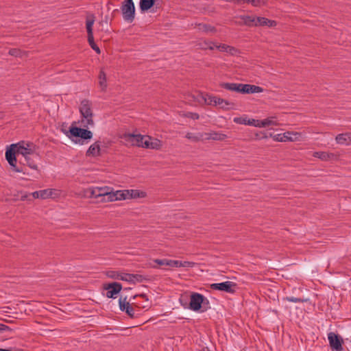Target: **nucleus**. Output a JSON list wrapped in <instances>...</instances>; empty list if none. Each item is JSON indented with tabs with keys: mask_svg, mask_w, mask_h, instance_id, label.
Returning <instances> with one entry per match:
<instances>
[{
	"mask_svg": "<svg viewBox=\"0 0 351 351\" xmlns=\"http://www.w3.org/2000/svg\"><path fill=\"white\" fill-rule=\"evenodd\" d=\"M328 339L329 341L330 346L333 351L343 350V340L340 335L335 334V332H330L328 334Z\"/></svg>",
	"mask_w": 351,
	"mask_h": 351,
	"instance_id": "423d86ee",
	"label": "nucleus"
},
{
	"mask_svg": "<svg viewBox=\"0 0 351 351\" xmlns=\"http://www.w3.org/2000/svg\"><path fill=\"white\" fill-rule=\"evenodd\" d=\"M94 16L92 15L91 18H87L86 21V27L87 31L88 42L90 47L97 53H101L99 47L95 44L93 37V25L95 22Z\"/></svg>",
	"mask_w": 351,
	"mask_h": 351,
	"instance_id": "39448f33",
	"label": "nucleus"
},
{
	"mask_svg": "<svg viewBox=\"0 0 351 351\" xmlns=\"http://www.w3.org/2000/svg\"><path fill=\"white\" fill-rule=\"evenodd\" d=\"M16 145H10L5 151V158L7 161H17L16 154H17L15 148Z\"/></svg>",
	"mask_w": 351,
	"mask_h": 351,
	"instance_id": "412c9836",
	"label": "nucleus"
},
{
	"mask_svg": "<svg viewBox=\"0 0 351 351\" xmlns=\"http://www.w3.org/2000/svg\"><path fill=\"white\" fill-rule=\"evenodd\" d=\"M219 86L226 90L242 93V84L221 83Z\"/></svg>",
	"mask_w": 351,
	"mask_h": 351,
	"instance_id": "6ab92c4d",
	"label": "nucleus"
},
{
	"mask_svg": "<svg viewBox=\"0 0 351 351\" xmlns=\"http://www.w3.org/2000/svg\"><path fill=\"white\" fill-rule=\"evenodd\" d=\"M154 262L160 266H168L169 259H154Z\"/></svg>",
	"mask_w": 351,
	"mask_h": 351,
	"instance_id": "49530a36",
	"label": "nucleus"
},
{
	"mask_svg": "<svg viewBox=\"0 0 351 351\" xmlns=\"http://www.w3.org/2000/svg\"><path fill=\"white\" fill-rule=\"evenodd\" d=\"M60 194V191L58 189H45V198L56 199Z\"/></svg>",
	"mask_w": 351,
	"mask_h": 351,
	"instance_id": "a878e982",
	"label": "nucleus"
},
{
	"mask_svg": "<svg viewBox=\"0 0 351 351\" xmlns=\"http://www.w3.org/2000/svg\"><path fill=\"white\" fill-rule=\"evenodd\" d=\"M29 195L32 196L34 199H37L38 197L44 198V190L33 192L30 193Z\"/></svg>",
	"mask_w": 351,
	"mask_h": 351,
	"instance_id": "37998d69",
	"label": "nucleus"
},
{
	"mask_svg": "<svg viewBox=\"0 0 351 351\" xmlns=\"http://www.w3.org/2000/svg\"><path fill=\"white\" fill-rule=\"evenodd\" d=\"M242 94L259 93L263 91V88L261 86L253 84H242Z\"/></svg>",
	"mask_w": 351,
	"mask_h": 351,
	"instance_id": "4468645a",
	"label": "nucleus"
},
{
	"mask_svg": "<svg viewBox=\"0 0 351 351\" xmlns=\"http://www.w3.org/2000/svg\"><path fill=\"white\" fill-rule=\"evenodd\" d=\"M208 304H209L208 300L204 296V303H202V308L201 311L202 312L206 311L208 308Z\"/></svg>",
	"mask_w": 351,
	"mask_h": 351,
	"instance_id": "8fccbe9b",
	"label": "nucleus"
},
{
	"mask_svg": "<svg viewBox=\"0 0 351 351\" xmlns=\"http://www.w3.org/2000/svg\"><path fill=\"white\" fill-rule=\"evenodd\" d=\"M234 122L239 124H243L247 125H253L257 127L258 125V120L257 119H247V117H235L234 118Z\"/></svg>",
	"mask_w": 351,
	"mask_h": 351,
	"instance_id": "f3484780",
	"label": "nucleus"
},
{
	"mask_svg": "<svg viewBox=\"0 0 351 351\" xmlns=\"http://www.w3.org/2000/svg\"><path fill=\"white\" fill-rule=\"evenodd\" d=\"M335 140L338 144L349 145L351 143V133H343L338 134Z\"/></svg>",
	"mask_w": 351,
	"mask_h": 351,
	"instance_id": "aec40b11",
	"label": "nucleus"
},
{
	"mask_svg": "<svg viewBox=\"0 0 351 351\" xmlns=\"http://www.w3.org/2000/svg\"><path fill=\"white\" fill-rule=\"evenodd\" d=\"M151 141L152 140H149V138H145L143 142V143L142 147L149 149Z\"/></svg>",
	"mask_w": 351,
	"mask_h": 351,
	"instance_id": "6e6d98bb",
	"label": "nucleus"
},
{
	"mask_svg": "<svg viewBox=\"0 0 351 351\" xmlns=\"http://www.w3.org/2000/svg\"><path fill=\"white\" fill-rule=\"evenodd\" d=\"M105 289L107 290L106 296L108 298H114L117 295L122 289V286L119 282H112L108 284Z\"/></svg>",
	"mask_w": 351,
	"mask_h": 351,
	"instance_id": "9b49d317",
	"label": "nucleus"
},
{
	"mask_svg": "<svg viewBox=\"0 0 351 351\" xmlns=\"http://www.w3.org/2000/svg\"><path fill=\"white\" fill-rule=\"evenodd\" d=\"M126 300H127L126 298H124L123 299L122 298H121L119 299V308H120V310L122 311H125L126 306L130 305V303L128 302H127Z\"/></svg>",
	"mask_w": 351,
	"mask_h": 351,
	"instance_id": "4c0bfd02",
	"label": "nucleus"
},
{
	"mask_svg": "<svg viewBox=\"0 0 351 351\" xmlns=\"http://www.w3.org/2000/svg\"><path fill=\"white\" fill-rule=\"evenodd\" d=\"M106 275L110 278L119 280L120 273L116 271H108Z\"/></svg>",
	"mask_w": 351,
	"mask_h": 351,
	"instance_id": "79ce46f5",
	"label": "nucleus"
},
{
	"mask_svg": "<svg viewBox=\"0 0 351 351\" xmlns=\"http://www.w3.org/2000/svg\"><path fill=\"white\" fill-rule=\"evenodd\" d=\"M314 156L315 157H318L322 160H327L330 158L329 154L324 152H315Z\"/></svg>",
	"mask_w": 351,
	"mask_h": 351,
	"instance_id": "ea45409f",
	"label": "nucleus"
},
{
	"mask_svg": "<svg viewBox=\"0 0 351 351\" xmlns=\"http://www.w3.org/2000/svg\"><path fill=\"white\" fill-rule=\"evenodd\" d=\"M132 274L120 273L119 280L132 283Z\"/></svg>",
	"mask_w": 351,
	"mask_h": 351,
	"instance_id": "58836bf2",
	"label": "nucleus"
},
{
	"mask_svg": "<svg viewBox=\"0 0 351 351\" xmlns=\"http://www.w3.org/2000/svg\"><path fill=\"white\" fill-rule=\"evenodd\" d=\"M195 265L193 262L190 261H180L176 260H169L168 266L171 267H193Z\"/></svg>",
	"mask_w": 351,
	"mask_h": 351,
	"instance_id": "a211bd4d",
	"label": "nucleus"
},
{
	"mask_svg": "<svg viewBox=\"0 0 351 351\" xmlns=\"http://www.w3.org/2000/svg\"><path fill=\"white\" fill-rule=\"evenodd\" d=\"M152 267L153 268H157L158 267L154 265V266H152Z\"/></svg>",
	"mask_w": 351,
	"mask_h": 351,
	"instance_id": "338daca9",
	"label": "nucleus"
},
{
	"mask_svg": "<svg viewBox=\"0 0 351 351\" xmlns=\"http://www.w3.org/2000/svg\"><path fill=\"white\" fill-rule=\"evenodd\" d=\"M129 192V198H139V197H145L146 196L145 192L131 189L128 190Z\"/></svg>",
	"mask_w": 351,
	"mask_h": 351,
	"instance_id": "bb28decb",
	"label": "nucleus"
},
{
	"mask_svg": "<svg viewBox=\"0 0 351 351\" xmlns=\"http://www.w3.org/2000/svg\"><path fill=\"white\" fill-rule=\"evenodd\" d=\"M118 200L126 199L129 198L128 190L117 191Z\"/></svg>",
	"mask_w": 351,
	"mask_h": 351,
	"instance_id": "72a5a7b5",
	"label": "nucleus"
},
{
	"mask_svg": "<svg viewBox=\"0 0 351 351\" xmlns=\"http://www.w3.org/2000/svg\"><path fill=\"white\" fill-rule=\"evenodd\" d=\"M252 5L254 6H261L266 3L267 0H250Z\"/></svg>",
	"mask_w": 351,
	"mask_h": 351,
	"instance_id": "de8ad7c7",
	"label": "nucleus"
},
{
	"mask_svg": "<svg viewBox=\"0 0 351 351\" xmlns=\"http://www.w3.org/2000/svg\"><path fill=\"white\" fill-rule=\"evenodd\" d=\"M180 302L184 308H189L193 311H199L202 308L204 303V295L201 293L192 292L190 295V302L188 304L186 301L184 302L183 299L180 298Z\"/></svg>",
	"mask_w": 351,
	"mask_h": 351,
	"instance_id": "f03ea898",
	"label": "nucleus"
},
{
	"mask_svg": "<svg viewBox=\"0 0 351 351\" xmlns=\"http://www.w3.org/2000/svg\"><path fill=\"white\" fill-rule=\"evenodd\" d=\"M62 131L68 136L69 138L72 137H80L82 141L90 140L93 137V133L90 130L86 129L73 126V124L70 127L69 130L62 129ZM83 144V141L80 143Z\"/></svg>",
	"mask_w": 351,
	"mask_h": 351,
	"instance_id": "7ed1b4c3",
	"label": "nucleus"
},
{
	"mask_svg": "<svg viewBox=\"0 0 351 351\" xmlns=\"http://www.w3.org/2000/svg\"><path fill=\"white\" fill-rule=\"evenodd\" d=\"M139 296L143 298H144V299H145L146 300H148V298H147V295L145 294H144V293L139 295Z\"/></svg>",
	"mask_w": 351,
	"mask_h": 351,
	"instance_id": "052dcab7",
	"label": "nucleus"
},
{
	"mask_svg": "<svg viewBox=\"0 0 351 351\" xmlns=\"http://www.w3.org/2000/svg\"><path fill=\"white\" fill-rule=\"evenodd\" d=\"M16 145L15 150L17 154H21L25 157V160L29 164V166L33 167L31 163L29 162V157L28 155L32 153V149L29 147L30 145L29 143L26 144V147L25 146V143L23 141L14 144Z\"/></svg>",
	"mask_w": 351,
	"mask_h": 351,
	"instance_id": "1a4fd4ad",
	"label": "nucleus"
},
{
	"mask_svg": "<svg viewBox=\"0 0 351 351\" xmlns=\"http://www.w3.org/2000/svg\"><path fill=\"white\" fill-rule=\"evenodd\" d=\"M132 283L134 284L136 282H142L144 280H147L146 277L141 274H132Z\"/></svg>",
	"mask_w": 351,
	"mask_h": 351,
	"instance_id": "f704fd0d",
	"label": "nucleus"
},
{
	"mask_svg": "<svg viewBox=\"0 0 351 351\" xmlns=\"http://www.w3.org/2000/svg\"><path fill=\"white\" fill-rule=\"evenodd\" d=\"M151 142L149 149H160L162 147V142L157 138H152L151 137Z\"/></svg>",
	"mask_w": 351,
	"mask_h": 351,
	"instance_id": "2f4dec72",
	"label": "nucleus"
},
{
	"mask_svg": "<svg viewBox=\"0 0 351 351\" xmlns=\"http://www.w3.org/2000/svg\"><path fill=\"white\" fill-rule=\"evenodd\" d=\"M27 195L22 196V199L27 198Z\"/></svg>",
	"mask_w": 351,
	"mask_h": 351,
	"instance_id": "69168bd1",
	"label": "nucleus"
},
{
	"mask_svg": "<svg viewBox=\"0 0 351 351\" xmlns=\"http://www.w3.org/2000/svg\"><path fill=\"white\" fill-rule=\"evenodd\" d=\"M234 3L240 4L242 3V0H234Z\"/></svg>",
	"mask_w": 351,
	"mask_h": 351,
	"instance_id": "680f3d73",
	"label": "nucleus"
},
{
	"mask_svg": "<svg viewBox=\"0 0 351 351\" xmlns=\"http://www.w3.org/2000/svg\"><path fill=\"white\" fill-rule=\"evenodd\" d=\"M276 25L275 21L269 20L265 17L256 16L255 17V25L254 26H268L272 27Z\"/></svg>",
	"mask_w": 351,
	"mask_h": 351,
	"instance_id": "2eb2a0df",
	"label": "nucleus"
},
{
	"mask_svg": "<svg viewBox=\"0 0 351 351\" xmlns=\"http://www.w3.org/2000/svg\"><path fill=\"white\" fill-rule=\"evenodd\" d=\"M258 125H257V127L258 128L266 127L271 125H276L275 121L273 120V117L265 119L264 120H258Z\"/></svg>",
	"mask_w": 351,
	"mask_h": 351,
	"instance_id": "7c9ffc66",
	"label": "nucleus"
},
{
	"mask_svg": "<svg viewBox=\"0 0 351 351\" xmlns=\"http://www.w3.org/2000/svg\"><path fill=\"white\" fill-rule=\"evenodd\" d=\"M106 197L108 202H113L118 200V195H117V191L113 192L110 189L109 190V193L106 195Z\"/></svg>",
	"mask_w": 351,
	"mask_h": 351,
	"instance_id": "c9c22d12",
	"label": "nucleus"
},
{
	"mask_svg": "<svg viewBox=\"0 0 351 351\" xmlns=\"http://www.w3.org/2000/svg\"><path fill=\"white\" fill-rule=\"evenodd\" d=\"M255 17L254 16L241 15L239 18L242 20V24L249 27H253L255 25Z\"/></svg>",
	"mask_w": 351,
	"mask_h": 351,
	"instance_id": "b1692460",
	"label": "nucleus"
},
{
	"mask_svg": "<svg viewBox=\"0 0 351 351\" xmlns=\"http://www.w3.org/2000/svg\"><path fill=\"white\" fill-rule=\"evenodd\" d=\"M300 136L301 134L300 133L287 132H285V138H286V141H295L299 140Z\"/></svg>",
	"mask_w": 351,
	"mask_h": 351,
	"instance_id": "cd10ccee",
	"label": "nucleus"
},
{
	"mask_svg": "<svg viewBox=\"0 0 351 351\" xmlns=\"http://www.w3.org/2000/svg\"><path fill=\"white\" fill-rule=\"evenodd\" d=\"M109 187H95L89 188L87 191L89 197L98 198L100 197H106L109 193Z\"/></svg>",
	"mask_w": 351,
	"mask_h": 351,
	"instance_id": "9d476101",
	"label": "nucleus"
},
{
	"mask_svg": "<svg viewBox=\"0 0 351 351\" xmlns=\"http://www.w3.org/2000/svg\"><path fill=\"white\" fill-rule=\"evenodd\" d=\"M215 47L219 49L221 51H228V49L229 48V45L225 44H221L219 45H215Z\"/></svg>",
	"mask_w": 351,
	"mask_h": 351,
	"instance_id": "603ef678",
	"label": "nucleus"
},
{
	"mask_svg": "<svg viewBox=\"0 0 351 351\" xmlns=\"http://www.w3.org/2000/svg\"><path fill=\"white\" fill-rule=\"evenodd\" d=\"M242 2L250 3H251V1L250 0H242Z\"/></svg>",
	"mask_w": 351,
	"mask_h": 351,
	"instance_id": "0e129e2a",
	"label": "nucleus"
},
{
	"mask_svg": "<svg viewBox=\"0 0 351 351\" xmlns=\"http://www.w3.org/2000/svg\"><path fill=\"white\" fill-rule=\"evenodd\" d=\"M86 156L97 157L101 156L100 142L97 141L92 144L86 153Z\"/></svg>",
	"mask_w": 351,
	"mask_h": 351,
	"instance_id": "f8f14e48",
	"label": "nucleus"
},
{
	"mask_svg": "<svg viewBox=\"0 0 351 351\" xmlns=\"http://www.w3.org/2000/svg\"><path fill=\"white\" fill-rule=\"evenodd\" d=\"M12 330L8 326L0 324V332H4V331H12Z\"/></svg>",
	"mask_w": 351,
	"mask_h": 351,
	"instance_id": "5fc2aeb1",
	"label": "nucleus"
},
{
	"mask_svg": "<svg viewBox=\"0 0 351 351\" xmlns=\"http://www.w3.org/2000/svg\"><path fill=\"white\" fill-rule=\"evenodd\" d=\"M80 141H81L80 140H78V142H79V143H80ZM75 143H77V141H75Z\"/></svg>",
	"mask_w": 351,
	"mask_h": 351,
	"instance_id": "774afa93",
	"label": "nucleus"
},
{
	"mask_svg": "<svg viewBox=\"0 0 351 351\" xmlns=\"http://www.w3.org/2000/svg\"><path fill=\"white\" fill-rule=\"evenodd\" d=\"M197 25L199 27V29L200 30H202L204 32H206V33H208V32L215 33V32H217V29L215 27L211 26L210 25L199 23Z\"/></svg>",
	"mask_w": 351,
	"mask_h": 351,
	"instance_id": "c85d7f7f",
	"label": "nucleus"
},
{
	"mask_svg": "<svg viewBox=\"0 0 351 351\" xmlns=\"http://www.w3.org/2000/svg\"><path fill=\"white\" fill-rule=\"evenodd\" d=\"M256 137L258 139H263L268 138L267 132H261L260 134H256Z\"/></svg>",
	"mask_w": 351,
	"mask_h": 351,
	"instance_id": "864d4df0",
	"label": "nucleus"
},
{
	"mask_svg": "<svg viewBox=\"0 0 351 351\" xmlns=\"http://www.w3.org/2000/svg\"><path fill=\"white\" fill-rule=\"evenodd\" d=\"M99 86L102 90H105L107 86L106 84V75L104 71H101L99 75Z\"/></svg>",
	"mask_w": 351,
	"mask_h": 351,
	"instance_id": "c756f323",
	"label": "nucleus"
},
{
	"mask_svg": "<svg viewBox=\"0 0 351 351\" xmlns=\"http://www.w3.org/2000/svg\"><path fill=\"white\" fill-rule=\"evenodd\" d=\"M186 117L195 120L198 119L199 118V115L195 112H187L186 114Z\"/></svg>",
	"mask_w": 351,
	"mask_h": 351,
	"instance_id": "3c124183",
	"label": "nucleus"
},
{
	"mask_svg": "<svg viewBox=\"0 0 351 351\" xmlns=\"http://www.w3.org/2000/svg\"><path fill=\"white\" fill-rule=\"evenodd\" d=\"M214 44L213 43L212 45H208L207 46V49H209L210 50H213L214 49Z\"/></svg>",
	"mask_w": 351,
	"mask_h": 351,
	"instance_id": "bf43d9fd",
	"label": "nucleus"
},
{
	"mask_svg": "<svg viewBox=\"0 0 351 351\" xmlns=\"http://www.w3.org/2000/svg\"><path fill=\"white\" fill-rule=\"evenodd\" d=\"M45 309L47 310V311H49L51 312H54L53 310H58L56 307H55V306H53L52 305H50V304H49V308L45 306Z\"/></svg>",
	"mask_w": 351,
	"mask_h": 351,
	"instance_id": "4d7b16f0",
	"label": "nucleus"
},
{
	"mask_svg": "<svg viewBox=\"0 0 351 351\" xmlns=\"http://www.w3.org/2000/svg\"><path fill=\"white\" fill-rule=\"evenodd\" d=\"M185 137L191 140V141L198 142L204 140V133L199 132L195 134L192 132H188L186 134Z\"/></svg>",
	"mask_w": 351,
	"mask_h": 351,
	"instance_id": "393cba45",
	"label": "nucleus"
},
{
	"mask_svg": "<svg viewBox=\"0 0 351 351\" xmlns=\"http://www.w3.org/2000/svg\"><path fill=\"white\" fill-rule=\"evenodd\" d=\"M227 135L221 132H211L204 133V140L224 141Z\"/></svg>",
	"mask_w": 351,
	"mask_h": 351,
	"instance_id": "ddd939ff",
	"label": "nucleus"
},
{
	"mask_svg": "<svg viewBox=\"0 0 351 351\" xmlns=\"http://www.w3.org/2000/svg\"><path fill=\"white\" fill-rule=\"evenodd\" d=\"M237 286L236 283L232 281H226L220 283H213L210 285V288L213 290L225 291L232 293L234 292V287Z\"/></svg>",
	"mask_w": 351,
	"mask_h": 351,
	"instance_id": "6e6552de",
	"label": "nucleus"
},
{
	"mask_svg": "<svg viewBox=\"0 0 351 351\" xmlns=\"http://www.w3.org/2000/svg\"><path fill=\"white\" fill-rule=\"evenodd\" d=\"M9 165L12 167L13 171L16 172H21L23 171L22 169H20L19 167H16V162L17 161H8Z\"/></svg>",
	"mask_w": 351,
	"mask_h": 351,
	"instance_id": "09e8293b",
	"label": "nucleus"
},
{
	"mask_svg": "<svg viewBox=\"0 0 351 351\" xmlns=\"http://www.w3.org/2000/svg\"><path fill=\"white\" fill-rule=\"evenodd\" d=\"M285 137V132L283 133V134H275L273 136V139L274 141H278V142H285L286 141V138Z\"/></svg>",
	"mask_w": 351,
	"mask_h": 351,
	"instance_id": "a18cd8bd",
	"label": "nucleus"
},
{
	"mask_svg": "<svg viewBox=\"0 0 351 351\" xmlns=\"http://www.w3.org/2000/svg\"><path fill=\"white\" fill-rule=\"evenodd\" d=\"M284 300L289 301V302H295V303L304 302L306 301V300H303V299H301L299 298H295V297H286L284 298Z\"/></svg>",
	"mask_w": 351,
	"mask_h": 351,
	"instance_id": "c03bdc74",
	"label": "nucleus"
},
{
	"mask_svg": "<svg viewBox=\"0 0 351 351\" xmlns=\"http://www.w3.org/2000/svg\"><path fill=\"white\" fill-rule=\"evenodd\" d=\"M156 0H140L139 6L141 12L151 9L155 4Z\"/></svg>",
	"mask_w": 351,
	"mask_h": 351,
	"instance_id": "5701e85b",
	"label": "nucleus"
},
{
	"mask_svg": "<svg viewBox=\"0 0 351 351\" xmlns=\"http://www.w3.org/2000/svg\"><path fill=\"white\" fill-rule=\"evenodd\" d=\"M237 51V49L233 47H231V46H229V48L228 49V53H231V54H234V53Z\"/></svg>",
	"mask_w": 351,
	"mask_h": 351,
	"instance_id": "13d9d810",
	"label": "nucleus"
},
{
	"mask_svg": "<svg viewBox=\"0 0 351 351\" xmlns=\"http://www.w3.org/2000/svg\"><path fill=\"white\" fill-rule=\"evenodd\" d=\"M197 97H199L206 104L214 106L216 103V96H213L207 93H199Z\"/></svg>",
	"mask_w": 351,
	"mask_h": 351,
	"instance_id": "4be33fe9",
	"label": "nucleus"
},
{
	"mask_svg": "<svg viewBox=\"0 0 351 351\" xmlns=\"http://www.w3.org/2000/svg\"><path fill=\"white\" fill-rule=\"evenodd\" d=\"M213 42L208 41V40H204V41H199L196 44V46L198 47V49H207V46L208 45H212Z\"/></svg>",
	"mask_w": 351,
	"mask_h": 351,
	"instance_id": "e433bc0d",
	"label": "nucleus"
},
{
	"mask_svg": "<svg viewBox=\"0 0 351 351\" xmlns=\"http://www.w3.org/2000/svg\"><path fill=\"white\" fill-rule=\"evenodd\" d=\"M80 112L83 118L82 120V125L84 128H88L89 125L93 126L94 125L92 104L89 100L84 99L81 101Z\"/></svg>",
	"mask_w": 351,
	"mask_h": 351,
	"instance_id": "f257e3e1",
	"label": "nucleus"
},
{
	"mask_svg": "<svg viewBox=\"0 0 351 351\" xmlns=\"http://www.w3.org/2000/svg\"><path fill=\"white\" fill-rule=\"evenodd\" d=\"M125 312L132 318L136 317L135 310L130 304L126 306Z\"/></svg>",
	"mask_w": 351,
	"mask_h": 351,
	"instance_id": "a19ab883",
	"label": "nucleus"
},
{
	"mask_svg": "<svg viewBox=\"0 0 351 351\" xmlns=\"http://www.w3.org/2000/svg\"><path fill=\"white\" fill-rule=\"evenodd\" d=\"M267 132V134H268V137H271V138H273V136H274V135L272 133H271V132Z\"/></svg>",
	"mask_w": 351,
	"mask_h": 351,
	"instance_id": "e2e57ef3",
	"label": "nucleus"
},
{
	"mask_svg": "<svg viewBox=\"0 0 351 351\" xmlns=\"http://www.w3.org/2000/svg\"><path fill=\"white\" fill-rule=\"evenodd\" d=\"M121 10L123 20L132 23L135 18V6L133 0H125L121 5Z\"/></svg>",
	"mask_w": 351,
	"mask_h": 351,
	"instance_id": "20e7f679",
	"label": "nucleus"
},
{
	"mask_svg": "<svg viewBox=\"0 0 351 351\" xmlns=\"http://www.w3.org/2000/svg\"><path fill=\"white\" fill-rule=\"evenodd\" d=\"M8 54L14 57H22L25 54V52L19 49L12 48L9 50Z\"/></svg>",
	"mask_w": 351,
	"mask_h": 351,
	"instance_id": "473e14b6",
	"label": "nucleus"
},
{
	"mask_svg": "<svg viewBox=\"0 0 351 351\" xmlns=\"http://www.w3.org/2000/svg\"><path fill=\"white\" fill-rule=\"evenodd\" d=\"M214 106H219V108L223 110H230L234 108V104L226 99L217 97L216 103H215Z\"/></svg>",
	"mask_w": 351,
	"mask_h": 351,
	"instance_id": "dca6fc26",
	"label": "nucleus"
},
{
	"mask_svg": "<svg viewBox=\"0 0 351 351\" xmlns=\"http://www.w3.org/2000/svg\"><path fill=\"white\" fill-rule=\"evenodd\" d=\"M123 138L126 142L138 147H142L143 143V142L145 138H149L151 140V136H143L141 134H134L130 133L124 134Z\"/></svg>",
	"mask_w": 351,
	"mask_h": 351,
	"instance_id": "0eeeda50",
	"label": "nucleus"
}]
</instances>
